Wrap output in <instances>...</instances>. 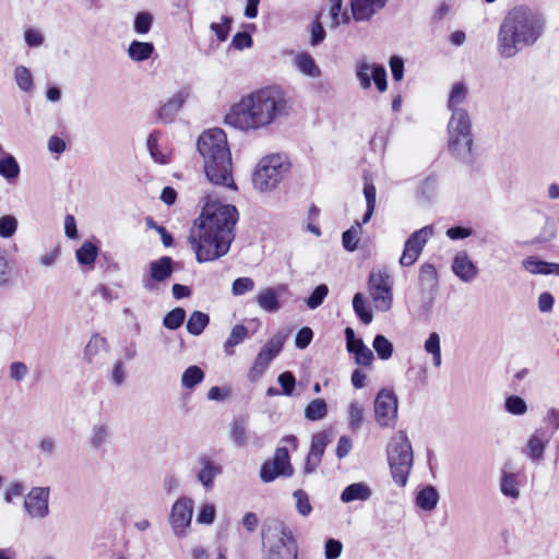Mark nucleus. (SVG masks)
<instances>
[{"instance_id": "obj_1", "label": "nucleus", "mask_w": 559, "mask_h": 559, "mask_svg": "<svg viewBox=\"0 0 559 559\" xmlns=\"http://www.w3.org/2000/svg\"><path fill=\"white\" fill-rule=\"evenodd\" d=\"M238 211L234 205L211 202L210 198L200 217L198 235L189 237L199 263L226 255L235 238Z\"/></svg>"}, {"instance_id": "obj_2", "label": "nucleus", "mask_w": 559, "mask_h": 559, "mask_svg": "<svg viewBox=\"0 0 559 559\" xmlns=\"http://www.w3.org/2000/svg\"><path fill=\"white\" fill-rule=\"evenodd\" d=\"M285 94L276 87H264L242 96L231 105L224 123L245 133L270 128L276 120L287 116Z\"/></svg>"}, {"instance_id": "obj_3", "label": "nucleus", "mask_w": 559, "mask_h": 559, "mask_svg": "<svg viewBox=\"0 0 559 559\" xmlns=\"http://www.w3.org/2000/svg\"><path fill=\"white\" fill-rule=\"evenodd\" d=\"M543 16L525 5L513 8L504 16L497 36V49L502 58L515 57L525 47L533 46L543 35Z\"/></svg>"}, {"instance_id": "obj_4", "label": "nucleus", "mask_w": 559, "mask_h": 559, "mask_svg": "<svg viewBox=\"0 0 559 559\" xmlns=\"http://www.w3.org/2000/svg\"><path fill=\"white\" fill-rule=\"evenodd\" d=\"M198 151L203 157L204 173L209 181L215 186L237 190L225 131L221 128L204 131L198 139Z\"/></svg>"}, {"instance_id": "obj_5", "label": "nucleus", "mask_w": 559, "mask_h": 559, "mask_svg": "<svg viewBox=\"0 0 559 559\" xmlns=\"http://www.w3.org/2000/svg\"><path fill=\"white\" fill-rule=\"evenodd\" d=\"M448 151L452 157L472 164L475 159L472 120L468 115L450 116L447 124Z\"/></svg>"}, {"instance_id": "obj_6", "label": "nucleus", "mask_w": 559, "mask_h": 559, "mask_svg": "<svg viewBox=\"0 0 559 559\" xmlns=\"http://www.w3.org/2000/svg\"><path fill=\"white\" fill-rule=\"evenodd\" d=\"M262 543V559H297L298 547L293 533L278 520H271L265 524Z\"/></svg>"}, {"instance_id": "obj_7", "label": "nucleus", "mask_w": 559, "mask_h": 559, "mask_svg": "<svg viewBox=\"0 0 559 559\" xmlns=\"http://www.w3.org/2000/svg\"><path fill=\"white\" fill-rule=\"evenodd\" d=\"M388 462L393 481L405 487L413 467L412 444L404 431H397L388 445Z\"/></svg>"}, {"instance_id": "obj_8", "label": "nucleus", "mask_w": 559, "mask_h": 559, "mask_svg": "<svg viewBox=\"0 0 559 559\" xmlns=\"http://www.w3.org/2000/svg\"><path fill=\"white\" fill-rule=\"evenodd\" d=\"M289 166L285 155L272 154L261 158L252 174L254 188L260 192L274 190L289 170Z\"/></svg>"}, {"instance_id": "obj_9", "label": "nucleus", "mask_w": 559, "mask_h": 559, "mask_svg": "<svg viewBox=\"0 0 559 559\" xmlns=\"http://www.w3.org/2000/svg\"><path fill=\"white\" fill-rule=\"evenodd\" d=\"M393 282L384 267L373 269L368 277V293L373 307L380 312H388L393 306Z\"/></svg>"}, {"instance_id": "obj_10", "label": "nucleus", "mask_w": 559, "mask_h": 559, "mask_svg": "<svg viewBox=\"0 0 559 559\" xmlns=\"http://www.w3.org/2000/svg\"><path fill=\"white\" fill-rule=\"evenodd\" d=\"M374 418L382 428H393L397 420V397L390 390H380L374 400Z\"/></svg>"}, {"instance_id": "obj_11", "label": "nucleus", "mask_w": 559, "mask_h": 559, "mask_svg": "<svg viewBox=\"0 0 559 559\" xmlns=\"http://www.w3.org/2000/svg\"><path fill=\"white\" fill-rule=\"evenodd\" d=\"M293 473L288 450L285 447H280L275 450L273 460L262 464L260 477L263 483H271L278 476L290 477Z\"/></svg>"}, {"instance_id": "obj_12", "label": "nucleus", "mask_w": 559, "mask_h": 559, "mask_svg": "<svg viewBox=\"0 0 559 559\" xmlns=\"http://www.w3.org/2000/svg\"><path fill=\"white\" fill-rule=\"evenodd\" d=\"M355 73L361 88H370L371 81H373L380 93L386 91L388 81L384 67L369 63L366 60H359L356 64Z\"/></svg>"}, {"instance_id": "obj_13", "label": "nucleus", "mask_w": 559, "mask_h": 559, "mask_svg": "<svg viewBox=\"0 0 559 559\" xmlns=\"http://www.w3.org/2000/svg\"><path fill=\"white\" fill-rule=\"evenodd\" d=\"M50 488L33 487L24 499V510L29 518L43 520L50 513L49 509Z\"/></svg>"}, {"instance_id": "obj_14", "label": "nucleus", "mask_w": 559, "mask_h": 559, "mask_svg": "<svg viewBox=\"0 0 559 559\" xmlns=\"http://www.w3.org/2000/svg\"><path fill=\"white\" fill-rule=\"evenodd\" d=\"M193 513V500L187 497L178 499L170 512V524L174 533L179 536H186L191 525Z\"/></svg>"}, {"instance_id": "obj_15", "label": "nucleus", "mask_w": 559, "mask_h": 559, "mask_svg": "<svg viewBox=\"0 0 559 559\" xmlns=\"http://www.w3.org/2000/svg\"><path fill=\"white\" fill-rule=\"evenodd\" d=\"M109 353V345L105 337L99 334H93L87 342L84 352V360L95 367H102Z\"/></svg>"}, {"instance_id": "obj_16", "label": "nucleus", "mask_w": 559, "mask_h": 559, "mask_svg": "<svg viewBox=\"0 0 559 559\" xmlns=\"http://www.w3.org/2000/svg\"><path fill=\"white\" fill-rule=\"evenodd\" d=\"M451 270L463 283H471L478 275V267L472 261L466 251H459L454 255Z\"/></svg>"}, {"instance_id": "obj_17", "label": "nucleus", "mask_w": 559, "mask_h": 559, "mask_svg": "<svg viewBox=\"0 0 559 559\" xmlns=\"http://www.w3.org/2000/svg\"><path fill=\"white\" fill-rule=\"evenodd\" d=\"M389 0H350L352 16L356 22H367L381 11Z\"/></svg>"}, {"instance_id": "obj_18", "label": "nucleus", "mask_w": 559, "mask_h": 559, "mask_svg": "<svg viewBox=\"0 0 559 559\" xmlns=\"http://www.w3.org/2000/svg\"><path fill=\"white\" fill-rule=\"evenodd\" d=\"M551 440V433L544 428H537L526 442V456L533 462L544 457L545 450Z\"/></svg>"}, {"instance_id": "obj_19", "label": "nucleus", "mask_w": 559, "mask_h": 559, "mask_svg": "<svg viewBox=\"0 0 559 559\" xmlns=\"http://www.w3.org/2000/svg\"><path fill=\"white\" fill-rule=\"evenodd\" d=\"M198 463L200 465L197 473L198 480L205 489H212L215 477L221 475L223 472L222 466L207 455L200 456L198 459Z\"/></svg>"}, {"instance_id": "obj_20", "label": "nucleus", "mask_w": 559, "mask_h": 559, "mask_svg": "<svg viewBox=\"0 0 559 559\" xmlns=\"http://www.w3.org/2000/svg\"><path fill=\"white\" fill-rule=\"evenodd\" d=\"M468 87L463 82L454 83L449 92L447 108L451 112L450 116H456V114L468 115L464 105L467 100Z\"/></svg>"}, {"instance_id": "obj_21", "label": "nucleus", "mask_w": 559, "mask_h": 559, "mask_svg": "<svg viewBox=\"0 0 559 559\" xmlns=\"http://www.w3.org/2000/svg\"><path fill=\"white\" fill-rule=\"evenodd\" d=\"M285 289L284 286H280L277 288L274 287H267L261 289L255 301L258 306L270 313H274L278 311L282 307L281 300H280V292H283Z\"/></svg>"}, {"instance_id": "obj_22", "label": "nucleus", "mask_w": 559, "mask_h": 559, "mask_svg": "<svg viewBox=\"0 0 559 559\" xmlns=\"http://www.w3.org/2000/svg\"><path fill=\"white\" fill-rule=\"evenodd\" d=\"M440 500V495L437 488L432 485L420 487L415 495V506L425 512L433 511Z\"/></svg>"}, {"instance_id": "obj_23", "label": "nucleus", "mask_w": 559, "mask_h": 559, "mask_svg": "<svg viewBox=\"0 0 559 559\" xmlns=\"http://www.w3.org/2000/svg\"><path fill=\"white\" fill-rule=\"evenodd\" d=\"M372 496V490L366 483H353L345 487L342 491L340 499L343 503H350L354 501H367Z\"/></svg>"}, {"instance_id": "obj_24", "label": "nucleus", "mask_w": 559, "mask_h": 559, "mask_svg": "<svg viewBox=\"0 0 559 559\" xmlns=\"http://www.w3.org/2000/svg\"><path fill=\"white\" fill-rule=\"evenodd\" d=\"M523 267L534 275H559V263L542 261L536 257H528L522 262Z\"/></svg>"}, {"instance_id": "obj_25", "label": "nucleus", "mask_w": 559, "mask_h": 559, "mask_svg": "<svg viewBox=\"0 0 559 559\" xmlns=\"http://www.w3.org/2000/svg\"><path fill=\"white\" fill-rule=\"evenodd\" d=\"M110 438V427L105 423H96L91 429L88 440L94 450L104 451Z\"/></svg>"}, {"instance_id": "obj_26", "label": "nucleus", "mask_w": 559, "mask_h": 559, "mask_svg": "<svg viewBox=\"0 0 559 559\" xmlns=\"http://www.w3.org/2000/svg\"><path fill=\"white\" fill-rule=\"evenodd\" d=\"M294 66L304 75L317 79L321 76V70L316 63L313 57L307 52H299L294 59Z\"/></svg>"}, {"instance_id": "obj_27", "label": "nucleus", "mask_w": 559, "mask_h": 559, "mask_svg": "<svg viewBox=\"0 0 559 559\" xmlns=\"http://www.w3.org/2000/svg\"><path fill=\"white\" fill-rule=\"evenodd\" d=\"M185 103L182 93H177L171 96L158 110V118L160 121L168 123L171 122Z\"/></svg>"}, {"instance_id": "obj_28", "label": "nucleus", "mask_w": 559, "mask_h": 559, "mask_svg": "<svg viewBox=\"0 0 559 559\" xmlns=\"http://www.w3.org/2000/svg\"><path fill=\"white\" fill-rule=\"evenodd\" d=\"M173 274V260L169 257H162L150 263L151 280L163 282Z\"/></svg>"}, {"instance_id": "obj_29", "label": "nucleus", "mask_w": 559, "mask_h": 559, "mask_svg": "<svg viewBox=\"0 0 559 559\" xmlns=\"http://www.w3.org/2000/svg\"><path fill=\"white\" fill-rule=\"evenodd\" d=\"M158 133H152L146 140V147L151 155V158L159 164L166 165L169 163V152L167 148H163L158 145Z\"/></svg>"}, {"instance_id": "obj_30", "label": "nucleus", "mask_w": 559, "mask_h": 559, "mask_svg": "<svg viewBox=\"0 0 559 559\" xmlns=\"http://www.w3.org/2000/svg\"><path fill=\"white\" fill-rule=\"evenodd\" d=\"M433 235V227L431 225H427L416 231H414L405 241V243L415 249L419 254H421L426 243Z\"/></svg>"}, {"instance_id": "obj_31", "label": "nucleus", "mask_w": 559, "mask_h": 559, "mask_svg": "<svg viewBox=\"0 0 559 559\" xmlns=\"http://www.w3.org/2000/svg\"><path fill=\"white\" fill-rule=\"evenodd\" d=\"M500 491L504 497L518 499L520 497V486L518 477L513 473L503 472L500 477Z\"/></svg>"}, {"instance_id": "obj_32", "label": "nucleus", "mask_w": 559, "mask_h": 559, "mask_svg": "<svg viewBox=\"0 0 559 559\" xmlns=\"http://www.w3.org/2000/svg\"><path fill=\"white\" fill-rule=\"evenodd\" d=\"M98 254V248L91 241H84L75 251V257L80 265L93 267Z\"/></svg>"}, {"instance_id": "obj_33", "label": "nucleus", "mask_w": 559, "mask_h": 559, "mask_svg": "<svg viewBox=\"0 0 559 559\" xmlns=\"http://www.w3.org/2000/svg\"><path fill=\"white\" fill-rule=\"evenodd\" d=\"M424 349L427 354L431 355L432 364L435 367H440L442 364V354L440 345V335L437 332H431L424 343Z\"/></svg>"}, {"instance_id": "obj_34", "label": "nucleus", "mask_w": 559, "mask_h": 559, "mask_svg": "<svg viewBox=\"0 0 559 559\" xmlns=\"http://www.w3.org/2000/svg\"><path fill=\"white\" fill-rule=\"evenodd\" d=\"M361 222H356L349 229L342 235V245L345 250L353 252L357 249L361 235Z\"/></svg>"}, {"instance_id": "obj_35", "label": "nucleus", "mask_w": 559, "mask_h": 559, "mask_svg": "<svg viewBox=\"0 0 559 559\" xmlns=\"http://www.w3.org/2000/svg\"><path fill=\"white\" fill-rule=\"evenodd\" d=\"M20 165L16 158L10 154L0 160V176L8 181L14 180L20 175Z\"/></svg>"}, {"instance_id": "obj_36", "label": "nucleus", "mask_w": 559, "mask_h": 559, "mask_svg": "<svg viewBox=\"0 0 559 559\" xmlns=\"http://www.w3.org/2000/svg\"><path fill=\"white\" fill-rule=\"evenodd\" d=\"M326 414L328 405L323 399H316L305 407V417L311 421L321 420Z\"/></svg>"}, {"instance_id": "obj_37", "label": "nucleus", "mask_w": 559, "mask_h": 559, "mask_svg": "<svg viewBox=\"0 0 559 559\" xmlns=\"http://www.w3.org/2000/svg\"><path fill=\"white\" fill-rule=\"evenodd\" d=\"M210 322V317L201 311H193L187 322V331L192 335H200Z\"/></svg>"}, {"instance_id": "obj_38", "label": "nucleus", "mask_w": 559, "mask_h": 559, "mask_svg": "<svg viewBox=\"0 0 559 559\" xmlns=\"http://www.w3.org/2000/svg\"><path fill=\"white\" fill-rule=\"evenodd\" d=\"M204 379V372L199 366L188 367L181 376V384L183 388L192 390Z\"/></svg>"}, {"instance_id": "obj_39", "label": "nucleus", "mask_w": 559, "mask_h": 559, "mask_svg": "<svg viewBox=\"0 0 559 559\" xmlns=\"http://www.w3.org/2000/svg\"><path fill=\"white\" fill-rule=\"evenodd\" d=\"M353 309L356 316L364 324H370L373 320L371 311L366 305L365 297L361 293H356L353 297Z\"/></svg>"}, {"instance_id": "obj_40", "label": "nucleus", "mask_w": 559, "mask_h": 559, "mask_svg": "<svg viewBox=\"0 0 559 559\" xmlns=\"http://www.w3.org/2000/svg\"><path fill=\"white\" fill-rule=\"evenodd\" d=\"M364 195L366 199L367 209L365 215L362 216V223L367 224L371 219L376 209L377 190L372 182H365Z\"/></svg>"}, {"instance_id": "obj_41", "label": "nucleus", "mask_w": 559, "mask_h": 559, "mask_svg": "<svg viewBox=\"0 0 559 559\" xmlns=\"http://www.w3.org/2000/svg\"><path fill=\"white\" fill-rule=\"evenodd\" d=\"M247 336H248V329L245 325H242V324L235 325L231 329L230 334L224 345L226 354L231 355L233 350H230V348L242 343L247 338Z\"/></svg>"}, {"instance_id": "obj_42", "label": "nucleus", "mask_w": 559, "mask_h": 559, "mask_svg": "<svg viewBox=\"0 0 559 559\" xmlns=\"http://www.w3.org/2000/svg\"><path fill=\"white\" fill-rule=\"evenodd\" d=\"M365 408L357 402L353 401L348 405V425L352 430H357L364 423Z\"/></svg>"}, {"instance_id": "obj_43", "label": "nucleus", "mask_w": 559, "mask_h": 559, "mask_svg": "<svg viewBox=\"0 0 559 559\" xmlns=\"http://www.w3.org/2000/svg\"><path fill=\"white\" fill-rule=\"evenodd\" d=\"M372 347L381 360H388L393 355V344L381 334L376 335Z\"/></svg>"}, {"instance_id": "obj_44", "label": "nucleus", "mask_w": 559, "mask_h": 559, "mask_svg": "<svg viewBox=\"0 0 559 559\" xmlns=\"http://www.w3.org/2000/svg\"><path fill=\"white\" fill-rule=\"evenodd\" d=\"M438 281V273L433 264L424 263L419 269V283L424 288H432Z\"/></svg>"}, {"instance_id": "obj_45", "label": "nucleus", "mask_w": 559, "mask_h": 559, "mask_svg": "<svg viewBox=\"0 0 559 559\" xmlns=\"http://www.w3.org/2000/svg\"><path fill=\"white\" fill-rule=\"evenodd\" d=\"M343 0H330L329 15L331 19V27H337L349 21L346 12L342 13Z\"/></svg>"}, {"instance_id": "obj_46", "label": "nucleus", "mask_w": 559, "mask_h": 559, "mask_svg": "<svg viewBox=\"0 0 559 559\" xmlns=\"http://www.w3.org/2000/svg\"><path fill=\"white\" fill-rule=\"evenodd\" d=\"M14 79L17 86L24 92H31L34 87L33 75L31 71L24 67L19 66L14 70Z\"/></svg>"}, {"instance_id": "obj_47", "label": "nucleus", "mask_w": 559, "mask_h": 559, "mask_svg": "<svg viewBox=\"0 0 559 559\" xmlns=\"http://www.w3.org/2000/svg\"><path fill=\"white\" fill-rule=\"evenodd\" d=\"M331 441V433L328 431H321L312 436L310 453L316 454L320 457L323 456L326 445Z\"/></svg>"}, {"instance_id": "obj_48", "label": "nucleus", "mask_w": 559, "mask_h": 559, "mask_svg": "<svg viewBox=\"0 0 559 559\" xmlns=\"http://www.w3.org/2000/svg\"><path fill=\"white\" fill-rule=\"evenodd\" d=\"M127 364L123 359L119 358L115 361L112 368L109 371V380L110 382L116 385L120 386L123 384L126 378H127Z\"/></svg>"}, {"instance_id": "obj_49", "label": "nucleus", "mask_w": 559, "mask_h": 559, "mask_svg": "<svg viewBox=\"0 0 559 559\" xmlns=\"http://www.w3.org/2000/svg\"><path fill=\"white\" fill-rule=\"evenodd\" d=\"M186 319V311L182 308H175L169 311L163 320V325L168 330H177Z\"/></svg>"}, {"instance_id": "obj_50", "label": "nucleus", "mask_w": 559, "mask_h": 559, "mask_svg": "<svg viewBox=\"0 0 559 559\" xmlns=\"http://www.w3.org/2000/svg\"><path fill=\"white\" fill-rule=\"evenodd\" d=\"M328 294L329 287L325 284H321L317 286L311 293V295L306 299V305L311 310L317 309L323 304Z\"/></svg>"}, {"instance_id": "obj_51", "label": "nucleus", "mask_w": 559, "mask_h": 559, "mask_svg": "<svg viewBox=\"0 0 559 559\" xmlns=\"http://www.w3.org/2000/svg\"><path fill=\"white\" fill-rule=\"evenodd\" d=\"M504 408L508 413L516 416L524 415L527 412V405L525 401L518 395H511L507 397L504 402Z\"/></svg>"}, {"instance_id": "obj_52", "label": "nucleus", "mask_w": 559, "mask_h": 559, "mask_svg": "<svg viewBox=\"0 0 559 559\" xmlns=\"http://www.w3.org/2000/svg\"><path fill=\"white\" fill-rule=\"evenodd\" d=\"M233 19L230 16H222V22L212 23L210 25L211 31L216 35L219 41H225L228 38Z\"/></svg>"}, {"instance_id": "obj_53", "label": "nucleus", "mask_w": 559, "mask_h": 559, "mask_svg": "<svg viewBox=\"0 0 559 559\" xmlns=\"http://www.w3.org/2000/svg\"><path fill=\"white\" fill-rule=\"evenodd\" d=\"M293 497L296 501L297 512L302 516H308L312 511L308 495L302 489H298L294 491Z\"/></svg>"}, {"instance_id": "obj_54", "label": "nucleus", "mask_w": 559, "mask_h": 559, "mask_svg": "<svg viewBox=\"0 0 559 559\" xmlns=\"http://www.w3.org/2000/svg\"><path fill=\"white\" fill-rule=\"evenodd\" d=\"M17 229V221L12 215H4L0 217V237L10 238Z\"/></svg>"}, {"instance_id": "obj_55", "label": "nucleus", "mask_w": 559, "mask_h": 559, "mask_svg": "<svg viewBox=\"0 0 559 559\" xmlns=\"http://www.w3.org/2000/svg\"><path fill=\"white\" fill-rule=\"evenodd\" d=\"M254 288V282L250 277H238L233 282L231 293L235 296H242Z\"/></svg>"}, {"instance_id": "obj_56", "label": "nucleus", "mask_w": 559, "mask_h": 559, "mask_svg": "<svg viewBox=\"0 0 559 559\" xmlns=\"http://www.w3.org/2000/svg\"><path fill=\"white\" fill-rule=\"evenodd\" d=\"M12 269L5 257V253L0 249V287H5L11 283Z\"/></svg>"}, {"instance_id": "obj_57", "label": "nucleus", "mask_w": 559, "mask_h": 559, "mask_svg": "<svg viewBox=\"0 0 559 559\" xmlns=\"http://www.w3.org/2000/svg\"><path fill=\"white\" fill-rule=\"evenodd\" d=\"M343 551V544L338 539L329 538L324 544V558L337 559Z\"/></svg>"}, {"instance_id": "obj_58", "label": "nucleus", "mask_w": 559, "mask_h": 559, "mask_svg": "<svg viewBox=\"0 0 559 559\" xmlns=\"http://www.w3.org/2000/svg\"><path fill=\"white\" fill-rule=\"evenodd\" d=\"M277 381L282 386L283 394L290 396L296 384L294 374L290 371H285L278 376Z\"/></svg>"}, {"instance_id": "obj_59", "label": "nucleus", "mask_w": 559, "mask_h": 559, "mask_svg": "<svg viewBox=\"0 0 559 559\" xmlns=\"http://www.w3.org/2000/svg\"><path fill=\"white\" fill-rule=\"evenodd\" d=\"M94 297H99L105 302H111L119 298L118 292L104 285L99 284L93 292Z\"/></svg>"}, {"instance_id": "obj_60", "label": "nucleus", "mask_w": 559, "mask_h": 559, "mask_svg": "<svg viewBox=\"0 0 559 559\" xmlns=\"http://www.w3.org/2000/svg\"><path fill=\"white\" fill-rule=\"evenodd\" d=\"M390 70L394 81L400 82L404 78V61L399 56H392L389 60Z\"/></svg>"}, {"instance_id": "obj_61", "label": "nucleus", "mask_w": 559, "mask_h": 559, "mask_svg": "<svg viewBox=\"0 0 559 559\" xmlns=\"http://www.w3.org/2000/svg\"><path fill=\"white\" fill-rule=\"evenodd\" d=\"M10 377L16 382L23 381L28 374V367L22 361H14L9 367Z\"/></svg>"}, {"instance_id": "obj_62", "label": "nucleus", "mask_w": 559, "mask_h": 559, "mask_svg": "<svg viewBox=\"0 0 559 559\" xmlns=\"http://www.w3.org/2000/svg\"><path fill=\"white\" fill-rule=\"evenodd\" d=\"M312 337H313V332L310 328H308V326L301 328L297 332L296 337H295L296 347H298L299 349H305L311 343Z\"/></svg>"}, {"instance_id": "obj_63", "label": "nucleus", "mask_w": 559, "mask_h": 559, "mask_svg": "<svg viewBox=\"0 0 559 559\" xmlns=\"http://www.w3.org/2000/svg\"><path fill=\"white\" fill-rule=\"evenodd\" d=\"M354 355L357 365L369 366L373 360V354L371 349L368 348L364 343H360L357 353H355Z\"/></svg>"}, {"instance_id": "obj_64", "label": "nucleus", "mask_w": 559, "mask_h": 559, "mask_svg": "<svg viewBox=\"0 0 559 559\" xmlns=\"http://www.w3.org/2000/svg\"><path fill=\"white\" fill-rule=\"evenodd\" d=\"M215 519V507L211 503H206L201 507L197 521L200 524H212Z\"/></svg>"}]
</instances>
